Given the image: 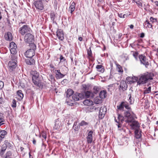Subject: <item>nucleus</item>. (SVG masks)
Segmentation results:
<instances>
[{
    "label": "nucleus",
    "instance_id": "obj_1",
    "mask_svg": "<svg viewBox=\"0 0 158 158\" xmlns=\"http://www.w3.org/2000/svg\"><path fill=\"white\" fill-rule=\"evenodd\" d=\"M31 73L32 75V80L34 84L39 88H42V85L38 79L39 75V73L36 71H32Z\"/></svg>",
    "mask_w": 158,
    "mask_h": 158
},
{
    "label": "nucleus",
    "instance_id": "obj_2",
    "mask_svg": "<svg viewBox=\"0 0 158 158\" xmlns=\"http://www.w3.org/2000/svg\"><path fill=\"white\" fill-rule=\"evenodd\" d=\"M30 46L32 48L27 50L25 53V55L27 57L31 58L35 54V50L36 49V46L34 44H31Z\"/></svg>",
    "mask_w": 158,
    "mask_h": 158
},
{
    "label": "nucleus",
    "instance_id": "obj_3",
    "mask_svg": "<svg viewBox=\"0 0 158 158\" xmlns=\"http://www.w3.org/2000/svg\"><path fill=\"white\" fill-rule=\"evenodd\" d=\"M83 97V96L81 94L77 93L73 94L72 97L69 98V104L70 105H72L73 104L74 101H78L81 100Z\"/></svg>",
    "mask_w": 158,
    "mask_h": 158
},
{
    "label": "nucleus",
    "instance_id": "obj_4",
    "mask_svg": "<svg viewBox=\"0 0 158 158\" xmlns=\"http://www.w3.org/2000/svg\"><path fill=\"white\" fill-rule=\"evenodd\" d=\"M124 115V116L127 118V119L125 121L126 123L128 122H131L132 121V118L135 116V114L131 110L125 111Z\"/></svg>",
    "mask_w": 158,
    "mask_h": 158
},
{
    "label": "nucleus",
    "instance_id": "obj_5",
    "mask_svg": "<svg viewBox=\"0 0 158 158\" xmlns=\"http://www.w3.org/2000/svg\"><path fill=\"white\" fill-rule=\"evenodd\" d=\"M8 66L10 72L13 73L17 66V63L15 60H11L9 62Z\"/></svg>",
    "mask_w": 158,
    "mask_h": 158
},
{
    "label": "nucleus",
    "instance_id": "obj_6",
    "mask_svg": "<svg viewBox=\"0 0 158 158\" xmlns=\"http://www.w3.org/2000/svg\"><path fill=\"white\" fill-rule=\"evenodd\" d=\"M31 31V29L28 26L24 25L20 28L19 32L22 35H24L27 33L30 32Z\"/></svg>",
    "mask_w": 158,
    "mask_h": 158
},
{
    "label": "nucleus",
    "instance_id": "obj_7",
    "mask_svg": "<svg viewBox=\"0 0 158 158\" xmlns=\"http://www.w3.org/2000/svg\"><path fill=\"white\" fill-rule=\"evenodd\" d=\"M34 5L36 9L38 10H42L44 9V6L42 1L38 0L34 2Z\"/></svg>",
    "mask_w": 158,
    "mask_h": 158
},
{
    "label": "nucleus",
    "instance_id": "obj_8",
    "mask_svg": "<svg viewBox=\"0 0 158 158\" xmlns=\"http://www.w3.org/2000/svg\"><path fill=\"white\" fill-rule=\"evenodd\" d=\"M139 57L141 64H143L147 68L149 65V63L146 56L141 55L139 56Z\"/></svg>",
    "mask_w": 158,
    "mask_h": 158
},
{
    "label": "nucleus",
    "instance_id": "obj_9",
    "mask_svg": "<svg viewBox=\"0 0 158 158\" xmlns=\"http://www.w3.org/2000/svg\"><path fill=\"white\" fill-rule=\"evenodd\" d=\"M25 41L30 44L34 41V36L30 33L27 34L24 37Z\"/></svg>",
    "mask_w": 158,
    "mask_h": 158
},
{
    "label": "nucleus",
    "instance_id": "obj_10",
    "mask_svg": "<svg viewBox=\"0 0 158 158\" xmlns=\"http://www.w3.org/2000/svg\"><path fill=\"white\" fill-rule=\"evenodd\" d=\"M73 91L72 89H68L67 92H66L67 99L66 100V102L68 104L70 105L69 104V98H71L73 94Z\"/></svg>",
    "mask_w": 158,
    "mask_h": 158
},
{
    "label": "nucleus",
    "instance_id": "obj_11",
    "mask_svg": "<svg viewBox=\"0 0 158 158\" xmlns=\"http://www.w3.org/2000/svg\"><path fill=\"white\" fill-rule=\"evenodd\" d=\"M107 109L106 107L102 106L100 109L99 113V117L100 118L102 119L104 117Z\"/></svg>",
    "mask_w": 158,
    "mask_h": 158
},
{
    "label": "nucleus",
    "instance_id": "obj_12",
    "mask_svg": "<svg viewBox=\"0 0 158 158\" xmlns=\"http://www.w3.org/2000/svg\"><path fill=\"white\" fill-rule=\"evenodd\" d=\"M127 123H131L130 126L133 129H138L139 127L138 122L134 120V118H132L131 122H128Z\"/></svg>",
    "mask_w": 158,
    "mask_h": 158
},
{
    "label": "nucleus",
    "instance_id": "obj_13",
    "mask_svg": "<svg viewBox=\"0 0 158 158\" xmlns=\"http://www.w3.org/2000/svg\"><path fill=\"white\" fill-rule=\"evenodd\" d=\"M56 35L60 40H63L64 39V34L62 30L60 29L56 31Z\"/></svg>",
    "mask_w": 158,
    "mask_h": 158
},
{
    "label": "nucleus",
    "instance_id": "obj_14",
    "mask_svg": "<svg viewBox=\"0 0 158 158\" xmlns=\"http://www.w3.org/2000/svg\"><path fill=\"white\" fill-rule=\"evenodd\" d=\"M127 87V85L126 81H121L120 88V90L122 89L123 91L126 90Z\"/></svg>",
    "mask_w": 158,
    "mask_h": 158
},
{
    "label": "nucleus",
    "instance_id": "obj_15",
    "mask_svg": "<svg viewBox=\"0 0 158 158\" xmlns=\"http://www.w3.org/2000/svg\"><path fill=\"white\" fill-rule=\"evenodd\" d=\"M93 131H90L88 134V135L86 137L87 142L88 143H91L93 141Z\"/></svg>",
    "mask_w": 158,
    "mask_h": 158
},
{
    "label": "nucleus",
    "instance_id": "obj_16",
    "mask_svg": "<svg viewBox=\"0 0 158 158\" xmlns=\"http://www.w3.org/2000/svg\"><path fill=\"white\" fill-rule=\"evenodd\" d=\"M147 81V78L144 74L140 77L139 80L137 81V84L139 85L144 84L146 83Z\"/></svg>",
    "mask_w": 158,
    "mask_h": 158
},
{
    "label": "nucleus",
    "instance_id": "obj_17",
    "mask_svg": "<svg viewBox=\"0 0 158 158\" xmlns=\"http://www.w3.org/2000/svg\"><path fill=\"white\" fill-rule=\"evenodd\" d=\"M61 126V122L59 119H56L54 126V129L56 130L59 129Z\"/></svg>",
    "mask_w": 158,
    "mask_h": 158
},
{
    "label": "nucleus",
    "instance_id": "obj_18",
    "mask_svg": "<svg viewBox=\"0 0 158 158\" xmlns=\"http://www.w3.org/2000/svg\"><path fill=\"white\" fill-rule=\"evenodd\" d=\"M56 74V77L57 79H60L63 77L64 75L62 74L60 71V70H56L55 72Z\"/></svg>",
    "mask_w": 158,
    "mask_h": 158
},
{
    "label": "nucleus",
    "instance_id": "obj_19",
    "mask_svg": "<svg viewBox=\"0 0 158 158\" xmlns=\"http://www.w3.org/2000/svg\"><path fill=\"white\" fill-rule=\"evenodd\" d=\"M123 118L124 117L123 116L120 114L118 115L117 119L116 118V117H114L115 121L117 123H123V121H124Z\"/></svg>",
    "mask_w": 158,
    "mask_h": 158
},
{
    "label": "nucleus",
    "instance_id": "obj_20",
    "mask_svg": "<svg viewBox=\"0 0 158 158\" xmlns=\"http://www.w3.org/2000/svg\"><path fill=\"white\" fill-rule=\"evenodd\" d=\"M146 78H147V81H150L153 79V77L154 75L153 73H147L144 74Z\"/></svg>",
    "mask_w": 158,
    "mask_h": 158
},
{
    "label": "nucleus",
    "instance_id": "obj_21",
    "mask_svg": "<svg viewBox=\"0 0 158 158\" xmlns=\"http://www.w3.org/2000/svg\"><path fill=\"white\" fill-rule=\"evenodd\" d=\"M17 96L16 97L19 100H21L22 99L23 97V95L22 93V90H19L17 92Z\"/></svg>",
    "mask_w": 158,
    "mask_h": 158
},
{
    "label": "nucleus",
    "instance_id": "obj_22",
    "mask_svg": "<svg viewBox=\"0 0 158 158\" xmlns=\"http://www.w3.org/2000/svg\"><path fill=\"white\" fill-rule=\"evenodd\" d=\"M85 95L86 98H93L94 96L93 93L89 91L85 92Z\"/></svg>",
    "mask_w": 158,
    "mask_h": 158
},
{
    "label": "nucleus",
    "instance_id": "obj_23",
    "mask_svg": "<svg viewBox=\"0 0 158 158\" xmlns=\"http://www.w3.org/2000/svg\"><path fill=\"white\" fill-rule=\"evenodd\" d=\"M83 103L86 106H90L93 104V102L90 99H86L83 102Z\"/></svg>",
    "mask_w": 158,
    "mask_h": 158
},
{
    "label": "nucleus",
    "instance_id": "obj_24",
    "mask_svg": "<svg viewBox=\"0 0 158 158\" xmlns=\"http://www.w3.org/2000/svg\"><path fill=\"white\" fill-rule=\"evenodd\" d=\"M76 4L75 2H73L71 4L69 8V10L70 11L71 14H73V12L74 10L75 9Z\"/></svg>",
    "mask_w": 158,
    "mask_h": 158
},
{
    "label": "nucleus",
    "instance_id": "obj_25",
    "mask_svg": "<svg viewBox=\"0 0 158 158\" xmlns=\"http://www.w3.org/2000/svg\"><path fill=\"white\" fill-rule=\"evenodd\" d=\"M135 133L136 138L139 139L141 137V131H140L139 129H135Z\"/></svg>",
    "mask_w": 158,
    "mask_h": 158
},
{
    "label": "nucleus",
    "instance_id": "obj_26",
    "mask_svg": "<svg viewBox=\"0 0 158 158\" xmlns=\"http://www.w3.org/2000/svg\"><path fill=\"white\" fill-rule=\"evenodd\" d=\"M7 147H6V146L4 144H3L2 146L1 151L0 152V155L2 156L4 153L5 151L6 150Z\"/></svg>",
    "mask_w": 158,
    "mask_h": 158
},
{
    "label": "nucleus",
    "instance_id": "obj_27",
    "mask_svg": "<svg viewBox=\"0 0 158 158\" xmlns=\"http://www.w3.org/2000/svg\"><path fill=\"white\" fill-rule=\"evenodd\" d=\"M5 38L6 40H11L12 38L11 33L10 32H8L5 35Z\"/></svg>",
    "mask_w": 158,
    "mask_h": 158
},
{
    "label": "nucleus",
    "instance_id": "obj_28",
    "mask_svg": "<svg viewBox=\"0 0 158 158\" xmlns=\"http://www.w3.org/2000/svg\"><path fill=\"white\" fill-rule=\"evenodd\" d=\"M98 71H99L102 73L104 72V69L103 68V66L101 65H97L96 67Z\"/></svg>",
    "mask_w": 158,
    "mask_h": 158
},
{
    "label": "nucleus",
    "instance_id": "obj_29",
    "mask_svg": "<svg viewBox=\"0 0 158 158\" xmlns=\"http://www.w3.org/2000/svg\"><path fill=\"white\" fill-rule=\"evenodd\" d=\"M124 102H123L119 105L117 106V108L120 110H123L124 108Z\"/></svg>",
    "mask_w": 158,
    "mask_h": 158
},
{
    "label": "nucleus",
    "instance_id": "obj_30",
    "mask_svg": "<svg viewBox=\"0 0 158 158\" xmlns=\"http://www.w3.org/2000/svg\"><path fill=\"white\" fill-rule=\"evenodd\" d=\"M89 125V123L85 121L84 120H82L78 124V126L84 127Z\"/></svg>",
    "mask_w": 158,
    "mask_h": 158
},
{
    "label": "nucleus",
    "instance_id": "obj_31",
    "mask_svg": "<svg viewBox=\"0 0 158 158\" xmlns=\"http://www.w3.org/2000/svg\"><path fill=\"white\" fill-rule=\"evenodd\" d=\"M106 92L105 91H101L99 94V97L101 98H104L106 97Z\"/></svg>",
    "mask_w": 158,
    "mask_h": 158
},
{
    "label": "nucleus",
    "instance_id": "obj_32",
    "mask_svg": "<svg viewBox=\"0 0 158 158\" xmlns=\"http://www.w3.org/2000/svg\"><path fill=\"white\" fill-rule=\"evenodd\" d=\"M26 63L29 65H31L34 63L35 60L33 59H30V60H26Z\"/></svg>",
    "mask_w": 158,
    "mask_h": 158
},
{
    "label": "nucleus",
    "instance_id": "obj_33",
    "mask_svg": "<svg viewBox=\"0 0 158 158\" xmlns=\"http://www.w3.org/2000/svg\"><path fill=\"white\" fill-rule=\"evenodd\" d=\"M17 48L16 45L14 42H11L10 44V49Z\"/></svg>",
    "mask_w": 158,
    "mask_h": 158
},
{
    "label": "nucleus",
    "instance_id": "obj_34",
    "mask_svg": "<svg viewBox=\"0 0 158 158\" xmlns=\"http://www.w3.org/2000/svg\"><path fill=\"white\" fill-rule=\"evenodd\" d=\"M94 102L96 104H99L102 102L101 99H99L98 97L94 98Z\"/></svg>",
    "mask_w": 158,
    "mask_h": 158
},
{
    "label": "nucleus",
    "instance_id": "obj_35",
    "mask_svg": "<svg viewBox=\"0 0 158 158\" xmlns=\"http://www.w3.org/2000/svg\"><path fill=\"white\" fill-rule=\"evenodd\" d=\"M118 16L120 18H124L128 16V15L127 14H123L122 13H118Z\"/></svg>",
    "mask_w": 158,
    "mask_h": 158
},
{
    "label": "nucleus",
    "instance_id": "obj_36",
    "mask_svg": "<svg viewBox=\"0 0 158 158\" xmlns=\"http://www.w3.org/2000/svg\"><path fill=\"white\" fill-rule=\"evenodd\" d=\"M4 144L6 146L7 148H10L12 145V144L7 140H5L4 142Z\"/></svg>",
    "mask_w": 158,
    "mask_h": 158
},
{
    "label": "nucleus",
    "instance_id": "obj_37",
    "mask_svg": "<svg viewBox=\"0 0 158 158\" xmlns=\"http://www.w3.org/2000/svg\"><path fill=\"white\" fill-rule=\"evenodd\" d=\"M50 18L51 20L54 21L55 18V14L54 12H51L50 15Z\"/></svg>",
    "mask_w": 158,
    "mask_h": 158
},
{
    "label": "nucleus",
    "instance_id": "obj_38",
    "mask_svg": "<svg viewBox=\"0 0 158 158\" xmlns=\"http://www.w3.org/2000/svg\"><path fill=\"white\" fill-rule=\"evenodd\" d=\"M128 96L129 97L128 101L130 104H132L134 102V99L133 98H131V94H129Z\"/></svg>",
    "mask_w": 158,
    "mask_h": 158
},
{
    "label": "nucleus",
    "instance_id": "obj_39",
    "mask_svg": "<svg viewBox=\"0 0 158 158\" xmlns=\"http://www.w3.org/2000/svg\"><path fill=\"white\" fill-rule=\"evenodd\" d=\"M11 153L10 151L7 152L5 154V156L4 158H11Z\"/></svg>",
    "mask_w": 158,
    "mask_h": 158
},
{
    "label": "nucleus",
    "instance_id": "obj_40",
    "mask_svg": "<svg viewBox=\"0 0 158 158\" xmlns=\"http://www.w3.org/2000/svg\"><path fill=\"white\" fill-rule=\"evenodd\" d=\"M117 70L119 73H122L123 72V70L119 64L117 65Z\"/></svg>",
    "mask_w": 158,
    "mask_h": 158
},
{
    "label": "nucleus",
    "instance_id": "obj_41",
    "mask_svg": "<svg viewBox=\"0 0 158 158\" xmlns=\"http://www.w3.org/2000/svg\"><path fill=\"white\" fill-rule=\"evenodd\" d=\"M11 53L13 54H15L17 52V48L10 49Z\"/></svg>",
    "mask_w": 158,
    "mask_h": 158
},
{
    "label": "nucleus",
    "instance_id": "obj_42",
    "mask_svg": "<svg viewBox=\"0 0 158 158\" xmlns=\"http://www.w3.org/2000/svg\"><path fill=\"white\" fill-rule=\"evenodd\" d=\"M6 131L4 130H2L0 132V135L2 136H4V137L5 135H6Z\"/></svg>",
    "mask_w": 158,
    "mask_h": 158
},
{
    "label": "nucleus",
    "instance_id": "obj_43",
    "mask_svg": "<svg viewBox=\"0 0 158 158\" xmlns=\"http://www.w3.org/2000/svg\"><path fill=\"white\" fill-rule=\"evenodd\" d=\"M151 91V87L149 86L144 91V93L147 94L149 93Z\"/></svg>",
    "mask_w": 158,
    "mask_h": 158
},
{
    "label": "nucleus",
    "instance_id": "obj_44",
    "mask_svg": "<svg viewBox=\"0 0 158 158\" xmlns=\"http://www.w3.org/2000/svg\"><path fill=\"white\" fill-rule=\"evenodd\" d=\"M124 107H125L126 109L130 110V107L129 106L127 102H124Z\"/></svg>",
    "mask_w": 158,
    "mask_h": 158
},
{
    "label": "nucleus",
    "instance_id": "obj_45",
    "mask_svg": "<svg viewBox=\"0 0 158 158\" xmlns=\"http://www.w3.org/2000/svg\"><path fill=\"white\" fill-rule=\"evenodd\" d=\"M60 62H63L66 61L65 58L62 55H60Z\"/></svg>",
    "mask_w": 158,
    "mask_h": 158
},
{
    "label": "nucleus",
    "instance_id": "obj_46",
    "mask_svg": "<svg viewBox=\"0 0 158 158\" xmlns=\"http://www.w3.org/2000/svg\"><path fill=\"white\" fill-rule=\"evenodd\" d=\"M12 106L13 107H15L16 106V101L15 99H14L12 101Z\"/></svg>",
    "mask_w": 158,
    "mask_h": 158
},
{
    "label": "nucleus",
    "instance_id": "obj_47",
    "mask_svg": "<svg viewBox=\"0 0 158 158\" xmlns=\"http://www.w3.org/2000/svg\"><path fill=\"white\" fill-rule=\"evenodd\" d=\"M138 80V78L136 77H134L132 78V80L131 81V82L132 83H134L137 81Z\"/></svg>",
    "mask_w": 158,
    "mask_h": 158
},
{
    "label": "nucleus",
    "instance_id": "obj_48",
    "mask_svg": "<svg viewBox=\"0 0 158 158\" xmlns=\"http://www.w3.org/2000/svg\"><path fill=\"white\" fill-rule=\"evenodd\" d=\"M145 24H147L148 27L149 28H151L152 27V24L149 23V22L148 21L146 20V22H145Z\"/></svg>",
    "mask_w": 158,
    "mask_h": 158
},
{
    "label": "nucleus",
    "instance_id": "obj_49",
    "mask_svg": "<svg viewBox=\"0 0 158 158\" xmlns=\"http://www.w3.org/2000/svg\"><path fill=\"white\" fill-rule=\"evenodd\" d=\"M0 121H5L4 115L2 113H0Z\"/></svg>",
    "mask_w": 158,
    "mask_h": 158
},
{
    "label": "nucleus",
    "instance_id": "obj_50",
    "mask_svg": "<svg viewBox=\"0 0 158 158\" xmlns=\"http://www.w3.org/2000/svg\"><path fill=\"white\" fill-rule=\"evenodd\" d=\"M54 79L53 76L51 74H49V80L50 81H52Z\"/></svg>",
    "mask_w": 158,
    "mask_h": 158
},
{
    "label": "nucleus",
    "instance_id": "obj_51",
    "mask_svg": "<svg viewBox=\"0 0 158 158\" xmlns=\"http://www.w3.org/2000/svg\"><path fill=\"white\" fill-rule=\"evenodd\" d=\"M135 2L139 7H142V4L140 1H138L137 2Z\"/></svg>",
    "mask_w": 158,
    "mask_h": 158
},
{
    "label": "nucleus",
    "instance_id": "obj_52",
    "mask_svg": "<svg viewBox=\"0 0 158 158\" xmlns=\"http://www.w3.org/2000/svg\"><path fill=\"white\" fill-rule=\"evenodd\" d=\"M4 85L3 82L1 81H0V89H2L4 87Z\"/></svg>",
    "mask_w": 158,
    "mask_h": 158
},
{
    "label": "nucleus",
    "instance_id": "obj_53",
    "mask_svg": "<svg viewBox=\"0 0 158 158\" xmlns=\"http://www.w3.org/2000/svg\"><path fill=\"white\" fill-rule=\"evenodd\" d=\"M150 20L152 22V23L155 22L156 21V19L155 18H154L152 17H151L150 19Z\"/></svg>",
    "mask_w": 158,
    "mask_h": 158
},
{
    "label": "nucleus",
    "instance_id": "obj_54",
    "mask_svg": "<svg viewBox=\"0 0 158 158\" xmlns=\"http://www.w3.org/2000/svg\"><path fill=\"white\" fill-rule=\"evenodd\" d=\"M138 55V53L137 52H134L133 54V55L136 59H137V57Z\"/></svg>",
    "mask_w": 158,
    "mask_h": 158
},
{
    "label": "nucleus",
    "instance_id": "obj_55",
    "mask_svg": "<svg viewBox=\"0 0 158 158\" xmlns=\"http://www.w3.org/2000/svg\"><path fill=\"white\" fill-rule=\"evenodd\" d=\"M94 89L96 91V92H98L99 91V89L97 86H95L94 88Z\"/></svg>",
    "mask_w": 158,
    "mask_h": 158
},
{
    "label": "nucleus",
    "instance_id": "obj_56",
    "mask_svg": "<svg viewBox=\"0 0 158 158\" xmlns=\"http://www.w3.org/2000/svg\"><path fill=\"white\" fill-rule=\"evenodd\" d=\"M67 80L66 79H64V80H63L61 82V84H62V85H64V84L65 83V82H66L67 81Z\"/></svg>",
    "mask_w": 158,
    "mask_h": 158
},
{
    "label": "nucleus",
    "instance_id": "obj_57",
    "mask_svg": "<svg viewBox=\"0 0 158 158\" xmlns=\"http://www.w3.org/2000/svg\"><path fill=\"white\" fill-rule=\"evenodd\" d=\"M42 136L43 138H44L45 139H46V138L47 136L44 133H43L42 134Z\"/></svg>",
    "mask_w": 158,
    "mask_h": 158
},
{
    "label": "nucleus",
    "instance_id": "obj_58",
    "mask_svg": "<svg viewBox=\"0 0 158 158\" xmlns=\"http://www.w3.org/2000/svg\"><path fill=\"white\" fill-rule=\"evenodd\" d=\"M3 102V99L2 98H0V103L2 104Z\"/></svg>",
    "mask_w": 158,
    "mask_h": 158
},
{
    "label": "nucleus",
    "instance_id": "obj_59",
    "mask_svg": "<svg viewBox=\"0 0 158 158\" xmlns=\"http://www.w3.org/2000/svg\"><path fill=\"white\" fill-rule=\"evenodd\" d=\"M88 54L89 56H91L92 53L91 50L88 51Z\"/></svg>",
    "mask_w": 158,
    "mask_h": 158
},
{
    "label": "nucleus",
    "instance_id": "obj_60",
    "mask_svg": "<svg viewBox=\"0 0 158 158\" xmlns=\"http://www.w3.org/2000/svg\"><path fill=\"white\" fill-rule=\"evenodd\" d=\"M93 109H94V110L95 111H98V107H96L95 106L93 107Z\"/></svg>",
    "mask_w": 158,
    "mask_h": 158
},
{
    "label": "nucleus",
    "instance_id": "obj_61",
    "mask_svg": "<svg viewBox=\"0 0 158 158\" xmlns=\"http://www.w3.org/2000/svg\"><path fill=\"white\" fill-rule=\"evenodd\" d=\"M5 121H0V126L4 124V122Z\"/></svg>",
    "mask_w": 158,
    "mask_h": 158
},
{
    "label": "nucleus",
    "instance_id": "obj_62",
    "mask_svg": "<svg viewBox=\"0 0 158 158\" xmlns=\"http://www.w3.org/2000/svg\"><path fill=\"white\" fill-rule=\"evenodd\" d=\"M117 123V124L116 125H117L118 128H119L120 127H121V123Z\"/></svg>",
    "mask_w": 158,
    "mask_h": 158
},
{
    "label": "nucleus",
    "instance_id": "obj_63",
    "mask_svg": "<svg viewBox=\"0 0 158 158\" xmlns=\"http://www.w3.org/2000/svg\"><path fill=\"white\" fill-rule=\"evenodd\" d=\"M144 34L143 33H142L141 34V35H140V37H141V38H143L144 37Z\"/></svg>",
    "mask_w": 158,
    "mask_h": 158
},
{
    "label": "nucleus",
    "instance_id": "obj_64",
    "mask_svg": "<svg viewBox=\"0 0 158 158\" xmlns=\"http://www.w3.org/2000/svg\"><path fill=\"white\" fill-rule=\"evenodd\" d=\"M77 122H74V123L73 126V127H74L75 126H76L77 125Z\"/></svg>",
    "mask_w": 158,
    "mask_h": 158
}]
</instances>
